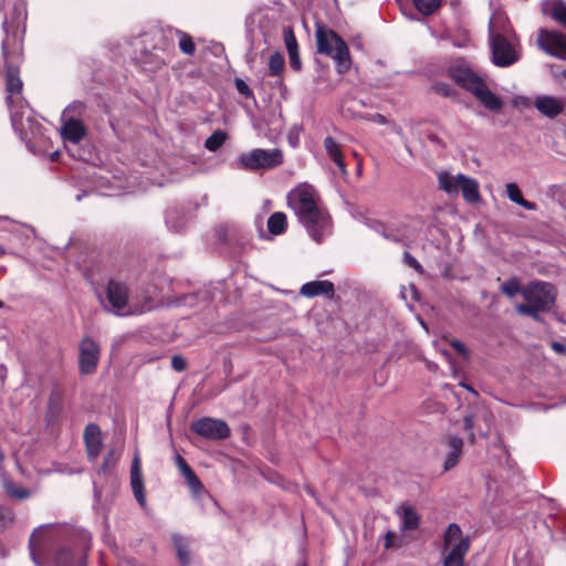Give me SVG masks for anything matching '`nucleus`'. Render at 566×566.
I'll list each match as a JSON object with an SVG mask.
<instances>
[{"mask_svg": "<svg viewBox=\"0 0 566 566\" xmlns=\"http://www.w3.org/2000/svg\"><path fill=\"white\" fill-rule=\"evenodd\" d=\"M91 536L81 533L77 542L57 543L53 530L40 527L30 537V554L36 566H85Z\"/></svg>", "mask_w": 566, "mask_h": 566, "instance_id": "obj_1", "label": "nucleus"}, {"mask_svg": "<svg viewBox=\"0 0 566 566\" xmlns=\"http://www.w3.org/2000/svg\"><path fill=\"white\" fill-rule=\"evenodd\" d=\"M287 206L316 242L332 232V221L321 206L316 190L308 184H300L287 193Z\"/></svg>", "mask_w": 566, "mask_h": 566, "instance_id": "obj_2", "label": "nucleus"}, {"mask_svg": "<svg viewBox=\"0 0 566 566\" xmlns=\"http://www.w3.org/2000/svg\"><path fill=\"white\" fill-rule=\"evenodd\" d=\"M511 27L501 14H494L489 22V35L492 62L496 66L506 67L518 60V54L510 42Z\"/></svg>", "mask_w": 566, "mask_h": 566, "instance_id": "obj_3", "label": "nucleus"}, {"mask_svg": "<svg viewBox=\"0 0 566 566\" xmlns=\"http://www.w3.org/2000/svg\"><path fill=\"white\" fill-rule=\"evenodd\" d=\"M448 72L458 85L470 91L485 108L493 112L502 108V99L491 92L485 82L472 70L462 65H454Z\"/></svg>", "mask_w": 566, "mask_h": 566, "instance_id": "obj_4", "label": "nucleus"}, {"mask_svg": "<svg viewBox=\"0 0 566 566\" xmlns=\"http://www.w3.org/2000/svg\"><path fill=\"white\" fill-rule=\"evenodd\" d=\"M315 36L318 53L331 56L338 73L347 72L352 66V60L346 42L334 30L322 24H317Z\"/></svg>", "mask_w": 566, "mask_h": 566, "instance_id": "obj_5", "label": "nucleus"}, {"mask_svg": "<svg viewBox=\"0 0 566 566\" xmlns=\"http://www.w3.org/2000/svg\"><path fill=\"white\" fill-rule=\"evenodd\" d=\"M105 308L118 316L137 315L151 308L149 300L140 304L133 296L128 295L125 284L117 281H109L106 289Z\"/></svg>", "mask_w": 566, "mask_h": 566, "instance_id": "obj_6", "label": "nucleus"}, {"mask_svg": "<svg viewBox=\"0 0 566 566\" xmlns=\"http://www.w3.org/2000/svg\"><path fill=\"white\" fill-rule=\"evenodd\" d=\"M6 86L8 92L7 104L10 109L12 127L24 139L28 137L24 117H27V123L30 125L32 120L30 115H27V107L21 102L15 106L14 95H20L22 91V81L17 67L9 66L7 69Z\"/></svg>", "mask_w": 566, "mask_h": 566, "instance_id": "obj_7", "label": "nucleus"}, {"mask_svg": "<svg viewBox=\"0 0 566 566\" xmlns=\"http://www.w3.org/2000/svg\"><path fill=\"white\" fill-rule=\"evenodd\" d=\"M471 539L464 536L459 524L451 523L443 533L444 556L442 566H465L464 558L470 549Z\"/></svg>", "mask_w": 566, "mask_h": 566, "instance_id": "obj_8", "label": "nucleus"}, {"mask_svg": "<svg viewBox=\"0 0 566 566\" xmlns=\"http://www.w3.org/2000/svg\"><path fill=\"white\" fill-rule=\"evenodd\" d=\"M283 163V155L280 149H262L255 148L249 153L241 154L237 160L235 166L239 169L255 171L259 169H271L280 166Z\"/></svg>", "mask_w": 566, "mask_h": 566, "instance_id": "obj_9", "label": "nucleus"}, {"mask_svg": "<svg viewBox=\"0 0 566 566\" xmlns=\"http://www.w3.org/2000/svg\"><path fill=\"white\" fill-rule=\"evenodd\" d=\"M136 51H139V62L148 71H155L170 61L169 52L155 43L154 38L145 34L134 42Z\"/></svg>", "mask_w": 566, "mask_h": 566, "instance_id": "obj_10", "label": "nucleus"}, {"mask_svg": "<svg viewBox=\"0 0 566 566\" xmlns=\"http://www.w3.org/2000/svg\"><path fill=\"white\" fill-rule=\"evenodd\" d=\"M557 289L544 281H533V321H541V313L555 315Z\"/></svg>", "mask_w": 566, "mask_h": 566, "instance_id": "obj_11", "label": "nucleus"}, {"mask_svg": "<svg viewBox=\"0 0 566 566\" xmlns=\"http://www.w3.org/2000/svg\"><path fill=\"white\" fill-rule=\"evenodd\" d=\"M191 430L208 440H223L230 436L226 421L205 417L191 423Z\"/></svg>", "mask_w": 566, "mask_h": 566, "instance_id": "obj_12", "label": "nucleus"}, {"mask_svg": "<svg viewBox=\"0 0 566 566\" xmlns=\"http://www.w3.org/2000/svg\"><path fill=\"white\" fill-rule=\"evenodd\" d=\"M101 357L99 346L91 337H84L78 345V370L82 375L95 373Z\"/></svg>", "mask_w": 566, "mask_h": 566, "instance_id": "obj_13", "label": "nucleus"}, {"mask_svg": "<svg viewBox=\"0 0 566 566\" xmlns=\"http://www.w3.org/2000/svg\"><path fill=\"white\" fill-rule=\"evenodd\" d=\"M537 44L546 53L566 59V35L562 32L539 30Z\"/></svg>", "mask_w": 566, "mask_h": 566, "instance_id": "obj_14", "label": "nucleus"}, {"mask_svg": "<svg viewBox=\"0 0 566 566\" xmlns=\"http://www.w3.org/2000/svg\"><path fill=\"white\" fill-rule=\"evenodd\" d=\"M501 291L512 300L521 295L525 300V303L516 304L515 308L521 314L531 315L530 287L521 285L516 279H510L501 284Z\"/></svg>", "mask_w": 566, "mask_h": 566, "instance_id": "obj_15", "label": "nucleus"}, {"mask_svg": "<svg viewBox=\"0 0 566 566\" xmlns=\"http://www.w3.org/2000/svg\"><path fill=\"white\" fill-rule=\"evenodd\" d=\"M130 486L134 496L142 507L146 506V493L143 482V474L140 468V460L135 455L130 468Z\"/></svg>", "mask_w": 566, "mask_h": 566, "instance_id": "obj_16", "label": "nucleus"}, {"mask_svg": "<svg viewBox=\"0 0 566 566\" xmlns=\"http://www.w3.org/2000/svg\"><path fill=\"white\" fill-rule=\"evenodd\" d=\"M84 441L88 458L96 459L102 450V431L95 423H88L84 430Z\"/></svg>", "mask_w": 566, "mask_h": 566, "instance_id": "obj_17", "label": "nucleus"}, {"mask_svg": "<svg viewBox=\"0 0 566 566\" xmlns=\"http://www.w3.org/2000/svg\"><path fill=\"white\" fill-rule=\"evenodd\" d=\"M86 129L80 119L69 118L65 119L61 126V135L64 142L78 144L85 136Z\"/></svg>", "mask_w": 566, "mask_h": 566, "instance_id": "obj_18", "label": "nucleus"}, {"mask_svg": "<svg viewBox=\"0 0 566 566\" xmlns=\"http://www.w3.org/2000/svg\"><path fill=\"white\" fill-rule=\"evenodd\" d=\"M14 17L6 18L2 22V29L7 35L10 33L17 34L21 29L24 31V22L27 19V12L22 3H17L13 8Z\"/></svg>", "mask_w": 566, "mask_h": 566, "instance_id": "obj_19", "label": "nucleus"}, {"mask_svg": "<svg viewBox=\"0 0 566 566\" xmlns=\"http://www.w3.org/2000/svg\"><path fill=\"white\" fill-rule=\"evenodd\" d=\"M334 291V284L329 281H313L303 284L300 293L306 297H314L317 295L333 297Z\"/></svg>", "mask_w": 566, "mask_h": 566, "instance_id": "obj_20", "label": "nucleus"}, {"mask_svg": "<svg viewBox=\"0 0 566 566\" xmlns=\"http://www.w3.org/2000/svg\"><path fill=\"white\" fill-rule=\"evenodd\" d=\"M535 107L545 116L554 118L564 111V104L560 99L549 96L537 97Z\"/></svg>", "mask_w": 566, "mask_h": 566, "instance_id": "obj_21", "label": "nucleus"}, {"mask_svg": "<svg viewBox=\"0 0 566 566\" xmlns=\"http://www.w3.org/2000/svg\"><path fill=\"white\" fill-rule=\"evenodd\" d=\"M463 174L452 175L448 171L438 174L439 188L448 193L450 197L458 196L461 187V179Z\"/></svg>", "mask_w": 566, "mask_h": 566, "instance_id": "obj_22", "label": "nucleus"}, {"mask_svg": "<svg viewBox=\"0 0 566 566\" xmlns=\"http://www.w3.org/2000/svg\"><path fill=\"white\" fill-rule=\"evenodd\" d=\"M460 190L463 199L469 203H475L480 200L479 184L474 178L462 175Z\"/></svg>", "mask_w": 566, "mask_h": 566, "instance_id": "obj_23", "label": "nucleus"}, {"mask_svg": "<svg viewBox=\"0 0 566 566\" xmlns=\"http://www.w3.org/2000/svg\"><path fill=\"white\" fill-rule=\"evenodd\" d=\"M324 147L331 159L336 164L343 175L347 174L346 165L343 160V155L337 142L328 136L324 139Z\"/></svg>", "mask_w": 566, "mask_h": 566, "instance_id": "obj_24", "label": "nucleus"}, {"mask_svg": "<svg viewBox=\"0 0 566 566\" xmlns=\"http://www.w3.org/2000/svg\"><path fill=\"white\" fill-rule=\"evenodd\" d=\"M449 447H450V450L447 453L446 460L443 463L444 471H449L457 464V462L461 455V452H462V439L459 437H451L449 439Z\"/></svg>", "mask_w": 566, "mask_h": 566, "instance_id": "obj_25", "label": "nucleus"}, {"mask_svg": "<svg viewBox=\"0 0 566 566\" xmlns=\"http://www.w3.org/2000/svg\"><path fill=\"white\" fill-rule=\"evenodd\" d=\"M268 229L273 235H280L286 230V216L284 212H274L268 220Z\"/></svg>", "mask_w": 566, "mask_h": 566, "instance_id": "obj_26", "label": "nucleus"}, {"mask_svg": "<svg viewBox=\"0 0 566 566\" xmlns=\"http://www.w3.org/2000/svg\"><path fill=\"white\" fill-rule=\"evenodd\" d=\"M172 542L178 555V559L182 565H187L190 562L188 539L181 535L174 534Z\"/></svg>", "mask_w": 566, "mask_h": 566, "instance_id": "obj_27", "label": "nucleus"}, {"mask_svg": "<svg viewBox=\"0 0 566 566\" xmlns=\"http://www.w3.org/2000/svg\"><path fill=\"white\" fill-rule=\"evenodd\" d=\"M420 517L410 506H406L401 514V528L405 531L416 530L419 526Z\"/></svg>", "mask_w": 566, "mask_h": 566, "instance_id": "obj_28", "label": "nucleus"}, {"mask_svg": "<svg viewBox=\"0 0 566 566\" xmlns=\"http://www.w3.org/2000/svg\"><path fill=\"white\" fill-rule=\"evenodd\" d=\"M165 221L168 228L176 232L180 231L186 223L184 216L178 210H168Z\"/></svg>", "mask_w": 566, "mask_h": 566, "instance_id": "obj_29", "label": "nucleus"}, {"mask_svg": "<svg viewBox=\"0 0 566 566\" xmlns=\"http://www.w3.org/2000/svg\"><path fill=\"white\" fill-rule=\"evenodd\" d=\"M285 61L280 52H274L269 60V74L280 76L284 70Z\"/></svg>", "mask_w": 566, "mask_h": 566, "instance_id": "obj_30", "label": "nucleus"}, {"mask_svg": "<svg viewBox=\"0 0 566 566\" xmlns=\"http://www.w3.org/2000/svg\"><path fill=\"white\" fill-rule=\"evenodd\" d=\"M549 14L558 24L566 29V4L563 1L553 2Z\"/></svg>", "mask_w": 566, "mask_h": 566, "instance_id": "obj_31", "label": "nucleus"}, {"mask_svg": "<svg viewBox=\"0 0 566 566\" xmlns=\"http://www.w3.org/2000/svg\"><path fill=\"white\" fill-rule=\"evenodd\" d=\"M227 139V134L222 130H216L205 142V147L210 151L218 150Z\"/></svg>", "mask_w": 566, "mask_h": 566, "instance_id": "obj_32", "label": "nucleus"}, {"mask_svg": "<svg viewBox=\"0 0 566 566\" xmlns=\"http://www.w3.org/2000/svg\"><path fill=\"white\" fill-rule=\"evenodd\" d=\"M413 3L420 13L430 15L441 6V0H413Z\"/></svg>", "mask_w": 566, "mask_h": 566, "instance_id": "obj_33", "label": "nucleus"}, {"mask_svg": "<svg viewBox=\"0 0 566 566\" xmlns=\"http://www.w3.org/2000/svg\"><path fill=\"white\" fill-rule=\"evenodd\" d=\"M506 193H507V197L515 203L524 207L525 209H531V202H528L527 200L523 199L522 195H521V191L518 189V187L513 184V182H510L506 185Z\"/></svg>", "mask_w": 566, "mask_h": 566, "instance_id": "obj_34", "label": "nucleus"}, {"mask_svg": "<svg viewBox=\"0 0 566 566\" xmlns=\"http://www.w3.org/2000/svg\"><path fill=\"white\" fill-rule=\"evenodd\" d=\"M177 36L179 40V49L181 50V52L187 55H193L196 52V45L191 36H189L187 33L182 31H177Z\"/></svg>", "mask_w": 566, "mask_h": 566, "instance_id": "obj_35", "label": "nucleus"}, {"mask_svg": "<svg viewBox=\"0 0 566 566\" xmlns=\"http://www.w3.org/2000/svg\"><path fill=\"white\" fill-rule=\"evenodd\" d=\"M401 297L407 303L408 307H412V303L419 301V292L413 284H409L408 286L401 287Z\"/></svg>", "mask_w": 566, "mask_h": 566, "instance_id": "obj_36", "label": "nucleus"}, {"mask_svg": "<svg viewBox=\"0 0 566 566\" xmlns=\"http://www.w3.org/2000/svg\"><path fill=\"white\" fill-rule=\"evenodd\" d=\"M4 488L10 495L19 500L28 499L31 494L29 490L22 486H17L13 482H6Z\"/></svg>", "mask_w": 566, "mask_h": 566, "instance_id": "obj_37", "label": "nucleus"}, {"mask_svg": "<svg viewBox=\"0 0 566 566\" xmlns=\"http://www.w3.org/2000/svg\"><path fill=\"white\" fill-rule=\"evenodd\" d=\"M283 35L287 53L290 54L298 52L297 41L292 29H285Z\"/></svg>", "mask_w": 566, "mask_h": 566, "instance_id": "obj_38", "label": "nucleus"}, {"mask_svg": "<svg viewBox=\"0 0 566 566\" xmlns=\"http://www.w3.org/2000/svg\"><path fill=\"white\" fill-rule=\"evenodd\" d=\"M185 479L188 483L189 489L193 494H199L203 491V484L199 480V478L192 471L188 475H185Z\"/></svg>", "mask_w": 566, "mask_h": 566, "instance_id": "obj_39", "label": "nucleus"}, {"mask_svg": "<svg viewBox=\"0 0 566 566\" xmlns=\"http://www.w3.org/2000/svg\"><path fill=\"white\" fill-rule=\"evenodd\" d=\"M117 459H118V455L115 453V451L109 450L104 458V462L102 464L101 470L103 472H106L111 467H114L116 464Z\"/></svg>", "mask_w": 566, "mask_h": 566, "instance_id": "obj_40", "label": "nucleus"}, {"mask_svg": "<svg viewBox=\"0 0 566 566\" xmlns=\"http://www.w3.org/2000/svg\"><path fill=\"white\" fill-rule=\"evenodd\" d=\"M176 463L184 476L192 472V469L189 467L187 461L179 454L176 455Z\"/></svg>", "mask_w": 566, "mask_h": 566, "instance_id": "obj_41", "label": "nucleus"}, {"mask_svg": "<svg viewBox=\"0 0 566 566\" xmlns=\"http://www.w3.org/2000/svg\"><path fill=\"white\" fill-rule=\"evenodd\" d=\"M235 87L238 90V92L242 95H244L245 97H251L252 96V91L251 88L249 87V85L241 78H237L235 80Z\"/></svg>", "mask_w": 566, "mask_h": 566, "instance_id": "obj_42", "label": "nucleus"}, {"mask_svg": "<svg viewBox=\"0 0 566 566\" xmlns=\"http://www.w3.org/2000/svg\"><path fill=\"white\" fill-rule=\"evenodd\" d=\"M84 108V104L80 101L72 102L63 112V116L69 113L81 114Z\"/></svg>", "mask_w": 566, "mask_h": 566, "instance_id": "obj_43", "label": "nucleus"}, {"mask_svg": "<svg viewBox=\"0 0 566 566\" xmlns=\"http://www.w3.org/2000/svg\"><path fill=\"white\" fill-rule=\"evenodd\" d=\"M403 260L405 262L413 268L415 270H417L418 272H422V266L421 264L416 260V258H413L410 253H405L403 254Z\"/></svg>", "mask_w": 566, "mask_h": 566, "instance_id": "obj_44", "label": "nucleus"}, {"mask_svg": "<svg viewBox=\"0 0 566 566\" xmlns=\"http://www.w3.org/2000/svg\"><path fill=\"white\" fill-rule=\"evenodd\" d=\"M171 367L176 371H182L186 368V361L181 356H174L171 358Z\"/></svg>", "mask_w": 566, "mask_h": 566, "instance_id": "obj_45", "label": "nucleus"}, {"mask_svg": "<svg viewBox=\"0 0 566 566\" xmlns=\"http://www.w3.org/2000/svg\"><path fill=\"white\" fill-rule=\"evenodd\" d=\"M10 521H12L11 511L9 509L0 506V526L6 525Z\"/></svg>", "mask_w": 566, "mask_h": 566, "instance_id": "obj_46", "label": "nucleus"}, {"mask_svg": "<svg viewBox=\"0 0 566 566\" xmlns=\"http://www.w3.org/2000/svg\"><path fill=\"white\" fill-rule=\"evenodd\" d=\"M289 59H290V65H291V67H292L294 71H300V70H301V67H302V63H301V59H300L298 52H296V53H290V54H289Z\"/></svg>", "mask_w": 566, "mask_h": 566, "instance_id": "obj_47", "label": "nucleus"}, {"mask_svg": "<svg viewBox=\"0 0 566 566\" xmlns=\"http://www.w3.org/2000/svg\"><path fill=\"white\" fill-rule=\"evenodd\" d=\"M512 104L516 108L527 107L528 98L525 96H516L513 98Z\"/></svg>", "mask_w": 566, "mask_h": 566, "instance_id": "obj_48", "label": "nucleus"}, {"mask_svg": "<svg viewBox=\"0 0 566 566\" xmlns=\"http://www.w3.org/2000/svg\"><path fill=\"white\" fill-rule=\"evenodd\" d=\"M451 345L459 354H461L464 357L468 356L467 348L462 342L454 339L451 342Z\"/></svg>", "mask_w": 566, "mask_h": 566, "instance_id": "obj_49", "label": "nucleus"}, {"mask_svg": "<svg viewBox=\"0 0 566 566\" xmlns=\"http://www.w3.org/2000/svg\"><path fill=\"white\" fill-rule=\"evenodd\" d=\"M551 348L559 354V355H565L566 354V345L562 342H552L551 343Z\"/></svg>", "mask_w": 566, "mask_h": 566, "instance_id": "obj_50", "label": "nucleus"}, {"mask_svg": "<svg viewBox=\"0 0 566 566\" xmlns=\"http://www.w3.org/2000/svg\"><path fill=\"white\" fill-rule=\"evenodd\" d=\"M436 90L441 93L442 95H446L448 96L451 92V88L449 85L447 84H441V83H438L436 84Z\"/></svg>", "mask_w": 566, "mask_h": 566, "instance_id": "obj_51", "label": "nucleus"}, {"mask_svg": "<svg viewBox=\"0 0 566 566\" xmlns=\"http://www.w3.org/2000/svg\"><path fill=\"white\" fill-rule=\"evenodd\" d=\"M371 119L378 124H381V125H385L387 124V119L384 115L381 114H375L373 115Z\"/></svg>", "mask_w": 566, "mask_h": 566, "instance_id": "obj_52", "label": "nucleus"}, {"mask_svg": "<svg viewBox=\"0 0 566 566\" xmlns=\"http://www.w3.org/2000/svg\"><path fill=\"white\" fill-rule=\"evenodd\" d=\"M464 428L467 430H471L473 428V420L471 416H465L464 418Z\"/></svg>", "mask_w": 566, "mask_h": 566, "instance_id": "obj_53", "label": "nucleus"}, {"mask_svg": "<svg viewBox=\"0 0 566 566\" xmlns=\"http://www.w3.org/2000/svg\"><path fill=\"white\" fill-rule=\"evenodd\" d=\"M392 536H394V534L391 532H387V534H386V544H385L386 548H388L390 546V539H391Z\"/></svg>", "mask_w": 566, "mask_h": 566, "instance_id": "obj_54", "label": "nucleus"}, {"mask_svg": "<svg viewBox=\"0 0 566 566\" xmlns=\"http://www.w3.org/2000/svg\"><path fill=\"white\" fill-rule=\"evenodd\" d=\"M289 140H290V144H291L293 147H296V146H297V143H298L297 138H295V139H294V138H293V136H292V135H290V136H289Z\"/></svg>", "mask_w": 566, "mask_h": 566, "instance_id": "obj_55", "label": "nucleus"}, {"mask_svg": "<svg viewBox=\"0 0 566 566\" xmlns=\"http://www.w3.org/2000/svg\"><path fill=\"white\" fill-rule=\"evenodd\" d=\"M395 132H396L398 135L402 136L401 128H399V127H398V128H396V129H395Z\"/></svg>", "mask_w": 566, "mask_h": 566, "instance_id": "obj_56", "label": "nucleus"}, {"mask_svg": "<svg viewBox=\"0 0 566 566\" xmlns=\"http://www.w3.org/2000/svg\"><path fill=\"white\" fill-rule=\"evenodd\" d=\"M52 396H56V398H59V397H60V394H59V391L56 390V391L52 392ZM52 398H53V397H51V399H52Z\"/></svg>", "mask_w": 566, "mask_h": 566, "instance_id": "obj_57", "label": "nucleus"}, {"mask_svg": "<svg viewBox=\"0 0 566 566\" xmlns=\"http://www.w3.org/2000/svg\"><path fill=\"white\" fill-rule=\"evenodd\" d=\"M4 253H6V250L2 247H0V255H3Z\"/></svg>", "mask_w": 566, "mask_h": 566, "instance_id": "obj_58", "label": "nucleus"}, {"mask_svg": "<svg viewBox=\"0 0 566 566\" xmlns=\"http://www.w3.org/2000/svg\"><path fill=\"white\" fill-rule=\"evenodd\" d=\"M464 388L469 389V390H472L470 386L468 385H464V384H461Z\"/></svg>", "mask_w": 566, "mask_h": 566, "instance_id": "obj_59", "label": "nucleus"}, {"mask_svg": "<svg viewBox=\"0 0 566 566\" xmlns=\"http://www.w3.org/2000/svg\"><path fill=\"white\" fill-rule=\"evenodd\" d=\"M4 306V303L0 300V308Z\"/></svg>", "mask_w": 566, "mask_h": 566, "instance_id": "obj_60", "label": "nucleus"}, {"mask_svg": "<svg viewBox=\"0 0 566 566\" xmlns=\"http://www.w3.org/2000/svg\"><path fill=\"white\" fill-rule=\"evenodd\" d=\"M0 220H8V218H7V217H1V216H0Z\"/></svg>", "mask_w": 566, "mask_h": 566, "instance_id": "obj_61", "label": "nucleus"}, {"mask_svg": "<svg viewBox=\"0 0 566 566\" xmlns=\"http://www.w3.org/2000/svg\"><path fill=\"white\" fill-rule=\"evenodd\" d=\"M563 75H564V77L566 78V71H564Z\"/></svg>", "mask_w": 566, "mask_h": 566, "instance_id": "obj_62", "label": "nucleus"}, {"mask_svg": "<svg viewBox=\"0 0 566 566\" xmlns=\"http://www.w3.org/2000/svg\"><path fill=\"white\" fill-rule=\"evenodd\" d=\"M300 566H306V564L304 563V564H302V565H300Z\"/></svg>", "mask_w": 566, "mask_h": 566, "instance_id": "obj_63", "label": "nucleus"}]
</instances>
